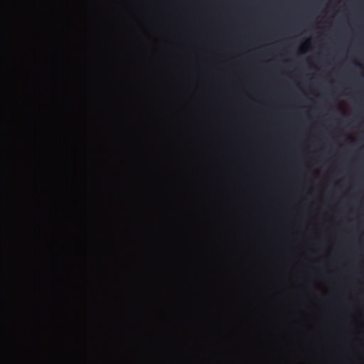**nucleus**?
Returning a JSON list of instances; mask_svg holds the SVG:
<instances>
[{
  "label": "nucleus",
  "mask_w": 364,
  "mask_h": 364,
  "mask_svg": "<svg viewBox=\"0 0 364 364\" xmlns=\"http://www.w3.org/2000/svg\"><path fill=\"white\" fill-rule=\"evenodd\" d=\"M326 252H299L297 251V364H299V260L304 253H326ZM334 253H341V252H333ZM343 253H364V252H342Z\"/></svg>",
  "instance_id": "1"
},
{
  "label": "nucleus",
  "mask_w": 364,
  "mask_h": 364,
  "mask_svg": "<svg viewBox=\"0 0 364 364\" xmlns=\"http://www.w3.org/2000/svg\"><path fill=\"white\" fill-rule=\"evenodd\" d=\"M282 230V220L278 213H275L272 220V224L264 229V232L269 236L277 237Z\"/></svg>",
  "instance_id": "2"
},
{
  "label": "nucleus",
  "mask_w": 364,
  "mask_h": 364,
  "mask_svg": "<svg viewBox=\"0 0 364 364\" xmlns=\"http://www.w3.org/2000/svg\"><path fill=\"white\" fill-rule=\"evenodd\" d=\"M299 115L297 114V118ZM299 128V123L297 122V129ZM299 139V132H297V139ZM299 149V146H297V150ZM299 161V157L297 156V161ZM299 174V171H297V175ZM299 191V178L297 177V191ZM299 210V207L297 206V211ZM299 250H364V249H308L303 248L301 242L300 237L299 236V218H297V251Z\"/></svg>",
  "instance_id": "3"
}]
</instances>
